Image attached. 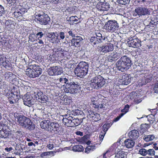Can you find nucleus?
Segmentation results:
<instances>
[{
  "label": "nucleus",
  "mask_w": 158,
  "mask_h": 158,
  "mask_svg": "<svg viewBox=\"0 0 158 158\" xmlns=\"http://www.w3.org/2000/svg\"><path fill=\"white\" fill-rule=\"evenodd\" d=\"M132 64L131 60L126 56L122 57L116 63L118 70L123 72L129 69Z\"/></svg>",
  "instance_id": "f257e3e1"
},
{
  "label": "nucleus",
  "mask_w": 158,
  "mask_h": 158,
  "mask_svg": "<svg viewBox=\"0 0 158 158\" xmlns=\"http://www.w3.org/2000/svg\"><path fill=\"white\" fill-rule=\"evenodd\" d=\"M89 66L85 62L80 63L75 68L74 72L76 75L81 78H83L87 73Z\"/></svg>",
  "instance_id": "f03ea898"
},
{
  "label": "nucleus",
  "mask_w": 158,
  "mask_h": 158,
  "mask_svg": "<svg viewBox=\"0 0 158 158\" xmlns=\"http://www.w3.org/2000/svg\"><path fill=\"white\" fill-rule=\"evenodd\" d=\"M29 66L32 69H28L26 71V74L31 78H35L39 77L42 73V69L39 65L31 64Z\"/></svg>",
  "instance_id": "7ed1b4c3"
},
{
  "label": "nucleus",
  "mask_w": 158,
  "mask_h": 158,
  "mask_svg": "<svg viewBox=\"0 0 158 158\" xmlns=\"http://www.w3.org/2000/svg\"><path fill=\"white\" fill-rule=\"evenodd\" d=\"M105 83V79L101 76L98 75L91 79L89 85L92 88L98 89L103 86Z\"/></svg>",
  "instance_id": "20e7f679"
},
{
  "label": "nucleus",
  "mask_w": 158,
  "mask_h": 158,
  "mask_svg": "<svg viewBox=\"0 0 158 158\" xmlns=\"http://www.w3.org/2000/svg\"><path fill=\"white\" fill-rule=\"evenodd\" d=\"M118 24L114 20H110L107 21L105 25L106 31L109 32H113L118 29Z\"/></svg>",
  "instance_id": "39448f33"
},
{
  "label": "nucleus",
  "mask_w": 158,
  "mask_h": 158,
  "mask_svg": "<svg viewBox=\"0 0 158 158\" xmlns=\"http://www.w3.org/2000/svg\"><path fill=\"white\" fill-rule=\"evenodd\" d=\"M35 18L39 21V23L41 24L46 25L50 20V18L49 16L43 12H41L38 15H36Z\"/></svg>",
  "instance_id": "423d86ee"
},
{
  "label": "nucleus",
  "mask_w": 158,
  "mask_h": 158,
  "mask_svg": "<svg viewBox=\"0 0 158 158\" xmlns=\"http://www.w3.org/2000/svg\"><path fill=\"white\" fill-rule=\"evenodd\" d=\"M113 45L110 43L108 44L98 48L99 51L101 53L105 54L107 52L112 51L114 50Z\"/></svg>",
  "instance_id": "0eeeda50"
},
{
  "label": "nucleus",
  "mask_w": 158,
  "mask_h": 158,
  "mask_svg": "<svg viewBox=\"0 0 158 158\" xmlns=\"http://www.w3.org/2000/svg\"><path fill=\"white\" fill-rule=\"evenodd\" d=\"M27 93L23 97L24 104L29 107H30L34 103V100L32 96Z\"/></svg>",
  "instance_id": "6e6552de"
},
{
  "label": "nucleus",
  "mask_w": 158,
  "mask_h": 158,
  "mask_svg": "<svg viewBox=\"0 0 158 158\" xmlns=\"http://www.w3.org/2000/svg\"><path fill=\"white\" fill-rule=\"evenodd\" d=\"M14 116L16 120L20 126H22L28 118L23 115L15 113H14Z\"/></svg>",
  "instance_id": "1a4fd4ad"
},
{
  "label": "nucleus",
  "mask_w": 158,
  "mask_h": 158,
  "mask_svg": "<svg viewBox=\"0 0 158 158\" xmlns=\"http://www.w3.org/2000/svg\"><path fill=\"white\" fill-rule=\"evenodd\" d=\"M148 12V9L143 7H138L136 8L135 10V13L139 17L147 15Z\"/></svg>",
  "instance_id": "9d476101"
},
{
  "label": "nucleus",
  "mask_w": 158,
  "mask_h": 158,
  "mask_svg": "<svg viewBox=\"0 0 158 158\" xmlns=\"http://www.w3.org/2000/svg\"><path fill=\"white\" fill-rule=\"evenodd\" d=\"M83 40L81 36H77L71 40V45L75 47H79L82 43Z\"/></svg>",
  "instance_id": "9b49d317"
},
{
  "label": "nucleus",
  "mask_w": 158,
  "mask_h": 158,
  "mask_svg": "<svg viewBox=\"0 0 158 158\" xmlns=\"http://www.w3.org/2000/svg\"><path fill=\"white\" fill-rule=\"evenodd\" d=\"M21 126L26 129L32 130L34 128L35 124L31 121L30 119L28 118Z\"/></svg>",
  "instance_id": "f8f14e48"
},
{
  "label": "nucleus",
  "mask_w": 158,
  "mask_h": 158,
  "mask_svg": "<svg viewBox=\"0 0 158 158\" xmlns=\"http://www.w3.org/2000/svg\"><path fill=\"white\" fill-rule=\"evenodd\" d=\"M131 77L130 75L126 74L122 76L120 81L123 84L127 85L131 82Z\"/></svg>",
  "instance_id": "ddd939ff"
},
{
  "label": "nucleus",
  "mask_w": 158,
  "mask_h": 158,
  "mask_svg": "<svg viewBox=\"0 0 158 158\" xmlns=\"http://www.w3.org/2000/svg\"><path fill=\"white\" fill-rule=\"evenodd\" d=\"M89 116L92 118L95 121H97L101 119V118L99 114L96 113L92 112L91 111L88 112Z\"/></svg>",
  "instance_id": "4468645a"
},
{
  "label": "nucleus",
  "mask_w": 158,
  "mask_h": 158,
  "mask_svg": "<svg viewBox=\"0 0 158 158\" xmlns=\"http://www.w3.org/2000/svg\"><path fill=\"white\" fill-rule=\"evenodd\" d=\"M120 54L117 52H113L107 57L108 60L109 62H112L117 60L119 57Z\"/></svg>",
  "instance_id": "2eb2a0df"
},
{
  "label": "nucleus",
  "mask_w": 158,
  "mask_h": 158,
  "mask_svg": "<svg viewBox=\"0 0 158 158\" xmlns=\"http://www.w3.org/2000/svg\"><path fill=\"white\" fill-rule=\"evenodd\" d=\"M48 37L51 39V41L53 43H57L59 42V40L58 38V36H56L54 32L48 33Z\"/></svg>",
  "instance_id": "dca6fc26"
},
{
  "label": "nucleus",
  "mask_w": 158,
  "mask_h": 158,
  "mask_svg": "<svg viewBox=\"0 0 158 158\" xmlns=\"http://www.w3.org/2000/svg\"><path fill=\"white\" fill-rule=\"evenodd\" d=\"M64 90L66 93L71 94L76 93L77 92V89L76 88L72 85H69L68 84L66 85Z\"/></svg>",
  "instance_id": "f3484780"
},
{
  "label": "nucleus",
  "mask_w": 158,
  "mask_h": 158,
  "mask_svg": "<svg viewBox=\"0 0 158 158\" xmlns=\"http://www.w3.org/2000/svg\"><path fill=\"white\" fill-rule=\"evenodd\" d=\"M128 135L130 139L135 140L137 139L139 136L138 131L136 130H133L128 133Z\"/></svg>",
  "instance_id": "a211bd4d"
},
{
  "label": "nucleus",
  "mask_w": 158,
  "mask_h": 158,
  "mask_svg": "<svg viewBox=\"0 0 158 158\" xmlns=\"http://www.w3.org/2000/svg\"><path fill=\"white\" fill-rule=\"evenodd\" d=\"M135 142L133 140L128 139L124 141L125 146L128 148H132L135 145Z\"/></svg>",
  "instance_id": "6ab92c4d"
},
{
  "label": "nucleus",
  "mask_w": 158,
  "mask_h": 158,
  "mask_svg": "<svg viewBox=\"0 0 158 158\" xmlns=\"http://www.w3.org/2000/svg\"><path fill=\"white\" fill-rule=\"evenodd\" d=\"M146 117L147 118L148 121L150 124H153V127H156L155 124L157 123L154 118V116L152 114L147 115Z\"/></svg>",
  "instance_id": "aec40b11"
},
{
  "label": "nucleus",
  "mask_w": 158,
  "mask_h": 158,
  "mask_svg": "<svg viewBox=\"0 0 158 158\" xmlns=\"http://www.w3.org/2000/svg\"><path fill=\"white\" fill-rule=\"evenodd\" d=\"M50 121L49 120H44L41 122L40 123V126L42 129L46 130H49V126Z\"/></svg>",
  "instance_id": "412c9836"
},
{
  "label": "nucleus",
  "mask_w": 158,
  "mask_h": 158,
  "mask_svg": "<svg viewBox=\"0 0 158 158\" xmlns=\"http://www.w3.org/2000/svg\"><path fill=\"white\" fill-rule=\"evenodd\" d=\"M71 118H72L71 117H69L68 118H64L63 119V123H64L65 125L68 127H72V120Z\"/></svg>",
  "instance_id": "4be33fe9"
},
{
  "label": "nucleus",
  "mask_w": 158,
  "mask_h": 158,
  "mask_svg": "<svg viewBox=\"0 0 158 158\" xmlns=\"http://www.w3.org/2000/svg\"><path fill=\"white\" fill-rule=\"evenodd\" d=\"M97 39V41L99 43L104 42L107 37L105 36H102V35L99 33H97L95 35Z\"/></svg>",
  "instance_id": "5701e85b"
},
{
  "label": "nucleus",
  "mask_w": 158,
  "mask_h": 158,
  "mask_svg": "<svg viewBox=\"0 0 158 158\" xmlns=\"http://www.w3.org/2000/svg\"><path fill=\"white\" fill-rule=\"evenodd\" d=\"M127 153L120 150L116 154L115 156V158H126V157Z\"/></svg>",
  "instance_id": "b1692460"
},
{
  "label": "nucleus",
  "mask_w": 158,
  "mask_h": 158,
  "mask_svg": "<svg viewBox=\"0 0 158 158\" xmlns=\"http://www.w3.org/2000/svg\"><path fill=\"white\" fill-rule=\"evenodd\" d=\"M155 138V136L153 135H145L143 138V139L147 142L152 141Z\"/></svg>",
  "instance_id": "393cba45"
},
{
  "label": "nucleus",
  "mask_w": 158,
  "mask_h": 158,
  "mask_svg": "<svg viewBox=\"0 0 158 158\" xmlns=\"http://www.w3.org/2000/svg\"><path fill=\"white\" fill-rule=\"evenodd\" d=\"M78 18L76 16H71L67 20V21L69 24H73L74 22H77L78 21Z\"/></svg>",
  "instance_id": "a878e982"
},
{
  "label": "nucleus",
  "mask_w": 158,
  "mask_h": 158,
  "mask_svg": "<svg viewBox=\"0 0 158 158\" xmlns=\"http://www.w3.org/2000/svg\"><path fill=\"white\" fill-rule=\"evenodd\" d=\"M9 134L8 131L2 129V130H0V137L6 138L8 136Z\"/></svg>",
  "instance_id": "bb28decb"
},
{
  "label": "nucleus",
  "mask_w": 158,
  "mask_h": 158,
  "mask_svg": "<svg viewBox=\"0 0 158 158\" xmlns=\"http://www.w3.org/2000/svg\"><path fill=\"white\" fill-rule=\"evenodd\" d=\"M55 75H60L61 73V68L60 67L58 66H54L52 67Z\"/></svg>",
  "instance_id": "cd10ccee"
},
{
  "label": "nucleus",
  "mask_w": 158,
  "mask_h": 158,
  "mask_svg": "<svg viewBox=\"0 0 158 158\" xmlns=\"http://www.w3.org/2000/svg\"><path fill=\"white\" fill-rule=\"evenodd\" d=\"M83 146L80 145H77L73 146L72 148L73 151L75 152H81L84 150Z\"/></svg>",
  "instance_id": "c85d7f7f"
},
{
  "label": "nucleus",
  "mask_w": 158,
  "mask_h": 158,
  "mask_svg": "<svg viewBox=\"0 0 158 158\" xmlns=\"http://www.w3.org/2000/svg\"><path fill=\"white\" fill-rule=\"evenodd\" d=\"M56 125L58 126V124L54 123H51L49 126V130H48L52 133H53L54 130L56 127Z\"/></svg>",
  "instance_id": "c756f323"
},
{
  "label": "nucleus",
  "mask_w": 158,
  "mask_h": 158,
  "mask_svg": "<svg viewBox=\"0 0 158 158\" xmlns=\"http://www.w3.org/2000/svg\"><path fill=\"white\" fill-rule=\"evenodd\" d=\"M95 148V146L94 145H89L86 148L85 152V153H88L93 151Z\"/></svg>",
  "instance_id": "7c9ffc66"
},
{
  "label": "nucleus",
  "mask_w": 158,
  "mask_h": 158,
  "mask_svg": "<svg viewBox=\"0 0 158 158\" xmlns=\"http://www.w3.org/2000/svg\"><path fill=\"white\" fill-rule=\"evenodd\" d=\"M81 122L77 118H75L72 120V127L77 126L80 124Z\"/></svg>",
  "instance_id": "2f4dec72"
},
{
  "label": "nucleus",
  "mask_w": 158,
  "mask_h": 158,
  "mask_svg": "<svg viewBox=\"0 0 158 158\" xmlns=\"http://www.w3.org/2000/svg\"><path fill=\"white\" fill-rule=\"evenodd\" d=\"M7 62L6 60V58L2 57V56L0 55V64H2L3 66H5L7 65Z\"/></svg>",
  "instance_id": "473e14b6"
},
{
  "label": "nucleus",
  "mask_w": 158,
  "mask_h": 158,
  "mask_svg": "<svg viewBox=\"0 0 158 158\" xmlns=\"http://www.w3.org/2000/svg\"><path fill=\"white\" fill-rule=\"evenodd\" d=\"M101 6L103 10H107L109 8V4L107 2H103Z\"/></svg>",
  "instance_id": "72a5a7b5"
},
{
  "label": "nucleus",
  "mask_w": 158,
  "mask_h": 158,
  "mask_svg": "<svg viewBox=\"0 0 158 158\" xmlns=\"http://www.w3.org/2000/svg\"><path fill=\"white\" fill-rule=\"evenodd\" d=\"M62 130V128L61 127H60L58 124V126L56 125V127L55 129L54 130L53 133H54L55 134H60L61 133V131Z\"/></svg>",
  "instance_id": "f704fd0d"
},
{
  "label": "nucleus",
  "mask_w": 158,
  "mask_h": 158,
  "mask_svg": "<svg viewBox=\"0 0 158 158\" xmlns=\"http://www.w3.org/2000/svg\"><path fill=\"white\" fill-rule=\"evenodd\" d=\"M146 79L145 78H143V76L141 78V79H140L138 81V85L139 86H142L143 85L146 84L145 81Z\"/></svg>",
  "instance_id": "c9c22d12"
},
{
  "label": "nucleus",
  "mask_w": 158,
  "mask_h": 158,
  "mask_svg": "<svg viewBox=\"0 0 158 158\" xmlns=\"http://www.w3.org/2000/svg\"><path fill=\"white\" fill-rule=\"evenodd\" d=\"M141 76H143V78H145L146 84L147 83L150 82L152 79V77L151 76L146 75H144V74H141Z\"/></svg>",
  "instance_id": "e433bc0d"
},
{
  "label": "nucleus",
  "mask_w": 158,
  "mask_h": 158,
  "mask_svg": "<svg viewBox=\"0 0 158 158\" xmlns=\"http://www.w3.org/2000/svg\"><path fill=\"white\" fill-rule=\"evenodd\" d=\"M130 106L128 105H126L124 108L121 110V112H122L121 114H123V115L126 113L129 110Z\"/></svg>",
  "instance_id": "4c0bfd02"
},
{
  "label": "nucleus",
  "mask_w": 158,
  "mask_h": 158,
  "mask_svg": "<svg viewBox=\"0 0 158 158\" xmlns=\"http://www.w3.org/2000/svg\"><path fill=\"white\" fill-rule=\"evenodd\" d=\"M14 135L16 137V138L18 139L20 137H22L23 136V132L20 131H18L15 132V134Z\"/></svg>",
  "instance_id": "58836bf2"
},
{
  "label": "nucleus",
  "mask_w": 158,
  "mask_h": 158,
  "mask_svg": "<svg viewBox=\"0 0 158 158\" xmlns=\"http://www.w3.org/2000/svg\"><path fill=\"white\" fill-rule=\"evenodd\" d=\"M65 33L63 32H60L57 35V36L58 37H59L60 39L59 40V42H60V40H63L65 38Z\"/></svg>",
  "instance_id": "ea45409f"
},
{
  "label": "nucleus",
  "mask_w": 158,
  "mask_h": 158,
  "mask_svg": "<svg viewBox=\"0 0 158 158\" xmlns=\"http://www.w3.org/2000/svg\"><path fill=\"white\" fill-rule=\"evenodd\" d=\"M147 155L151 156H153L155 155V151L153 149H149L147 150Z\"/></svg>",
  "instance_id": "a19ab883"
},
{
  "label": "nucleus",
  "mask_w": 158,
  "mask_h": 158,
  "mask_svg": "<svg viewBox=\"0 0 158 158\" xmlns=\"http://www.w3.org/2000/svg\"><path fill=\"white\" fill-rule=\"evenodd\" d=\"M139 153L143 156L147 155V150L144 148H142L139 151Z\"/></svg>",
  "instance_id": "79ce46f5"
},
{
  "label": "nucleus",
  "mask_w": 158,
  "mask_h": 158,
  "mask_svg": "<svg viewBox=\"0 0 158 158\" xmlns=\"http://www.w3.org/2000/svg\"><path fill=\"white\" fill-rule=\"evenodd\" d=\"M17 93V92H15L11 93V97L13 98L14 99H15V101L18 100L19 97V95Z\"/></svg>",
  "instance_id": "37998d69"
},
{
  "label": "nucleus",
  "mask_w": 158,
  "mask_h": 158,
  "mask_svg": "<svg viewBox=\"0 0 158 158\" xmlns=\"http://www.w3.org/2000/svg\"><path fill=\"white\" fill-rule=\"evenodd\" d=\"M47 99V96L43 94H42V96L39 100V102L42 103H44L46 102Z\"/></svg>",
  "instance_id": "c03bdc74"
},
{
  "label": "nucleus",
  "mask_w": 158,
  "mask_h": 158,
  "mask_svg": "<svg viewBox=\"0 0 158 158\" xmlns=\"http://www.w3.org/2000/svg\"><path fill=\"white\" fill-rule=\"evenodd\" d=\"M90 40L91 43H93V44L94 45H95L96 44L98 43V42H97V39L96 38V37L94 35H93L92 37H91V38L90 39Z\"/></svg>",
  "instance_id": "a18cd8bd"
},
{
  "label": "nucleus",
  "mask_w": 158,
  "mask_h": 158,
  "mask_svg": "<svg viewBox=\"0 0 158 158\" xmlns=\"http://www.w3.org/2000/svg\"><path fill=\"white\" fill-rule=\"evenodd\" d=\"M43 94V93L42 92L40 91L38 92L37 93L35 94V96L36 99L40 100V99L42 96Z\"/></svg>",
  "instance_id": "49530a36"
},
{
  "label": "nucleus",
  "mask_w": 158,
  "mask_h": 158,
  "mask_svg": "<svg viewBox=\"0 0 158 158\" xmlns=\"http://www.w3.org/2000/svg\"><path fill=\"white\" fill-rule=\"evenodd\" d=\"M130 0H117L118 3L122 5H125L128 3Z\"/></svg>",
  "instance_id": "de8ad7c7"
},
{
  "label": "nucleus",
  "mask_w": 158,
  "mask_h": 158,
  "mask_svg": "<svg viewBox=\"0 0 158 158\" xmlns=\"http://www.w3.org/2000/svg\"><path fill=\"white\" fill-rule=\"evenodd\" d=\"M59 81L60 82H64V83L66 84V85L69 84L68 80L66 77H63L60 78Z\"/></svg>",
  "instance_id": "09e8293b"
},
{
  "label": "nucleus",
  "mask_w": 158,
  "mask_h": 158,
  "mask_svg": "<svg viewBox=\"0 0 158 158\" xmlns=\"http://www.w3.org/2000/svg\"><path fill=\"white\" fill-rule=\"evenodd\" d=\"M106 133V132L102 131L100 134V136H99V139L100 140L102 141V140L104 138V135H105V134Z\"/></svg>",
  "instance_id": "8fccbe9b"
},
{
  "label": "nucleus",
  "mask_w": 158,
  "mask_h": 158,
  "mask_svg": "<svg viewBox=\"0 0 158 158\" xmlns=\"http://www.w3.org/2000/svg\"><path fill=\"white\" fill-rule=\"evenodd\" d=\"M44 35V33L42 31L38 32L36 34V36H38L37 38L38 40H39V39L41 38Z\"/></svg>",
  "instance_id": "3c124183"
},
{
  "label": "nucleus",
  "mask_w": 158,
  "mask_h": 158,
  "mask_svg": "<svg viewBox=\"0 0 158 158\" xmlns=\"http://www.w3.org/2000/svg\"><path fill=\"white\" fill-rule=\"evenodd\" d=\"M48 73L51 76L55 75L54 73V71L53 70V69L52 67L49 69L48 70Z\"/></svg>",
  "instance_id": "603ef678"
},
{
  "label": "nucleus",
  "mask_w": 158,
  "mask_h": 158,
  "mask_svg": "<svg viewBox=\"0 0 158 158\" xmlns=\"http://www.w3.org/2000/svg\"><path fill=\"white\" fill-rule=\"evenodd\" d=\"M153 89L155 93H158V83L155 84Z\"/></svg>",
  "instance_id": "864d4df0"
},
{
  "label": "nucleus",
  "mask_w": 158,
  "mask_h": 158,
  "mask_svg": "<svg viewBox=\"0 0 158 158\" xmlns=\"http://www.w3.org/2000/svg\"><path fill=\"white\" fill-rule=\"evenodd\" d=\"M123 115V114H121L120 115L118 116L117 117L114 118L113 120V121L114 122H116L118 121L120 118Z\"/></svg>",
  "instance_id": "5fc2aeb1"
},
{
  "label": "nucleus",
  "mask_w": 158,
  "mask_h": 158,
  "mask_svg": "<svg viewBox=\"0 0 158 158\" xmlns=\"http://www.w3.org/2000/svg\"><path fill=\"white\" fill-rule=\"evenodd\" d=\"M5 13V10L4 8L1 5H0V15Z\"/></svg>",
  "instance_id": "6e6d98bb"
},
{
  "label": "nucleus",
  "mask_w": 158,
  "mask_h": 158,
  "mask_svg": "<svg viewBox=\"0 0 158 158\" xmlns=\"http://www.w3.org/2000/svg\"><path fill=\"white\" fill-rule=\"evenodd\" d=\"M35 37V35L33 34H31L29 36V39L31 40V42H33L35 41L34 37Z\"/></svg>",
  "instance_id": "4d7b16f0"
},
{
  "label": "nucleus",
  "mask_w": 158,
  "mask_h": 158,
  "mask_svg": "<svg viewBox=\"0 0 158 158\" xmlns=\"http://www.w3.org/2000/svg\"><path fill=\"white\" fill-rule=\"evenodd\" d=\"M102 127L103 129V131H104L105 132H106V131H107L108 129H109V128L107 126V125H106V124H104L103 125Z\"/></svg>",
  "instance_id": "13d9d810"
},
{
  "label": "nucleus",
  "mask_w": 158,
  "mask_h": 158,
  "mask_svg": "<svg viewBox=\"0 0 158 158\" xmlns=\"http://www.w3.org/2000/svg\"><path fill=\"white\" fill-rule=\"evenodd\" d=\"M68 84L69 85H72L75 88H76L77 86V84H76V83L74 82H69V84Z\"/></svg>",
  "instance_id": "bf43d9fd"
},
{
  "label": "nucleus",
  "mask_w": 158,
  "mask_h": 158,
  "mask_svg": "<svg viewBox=\"0 0 158 158\" xmlns=\"http://www.w3.org/2000/svg\"><path fill=\"white\" fill-rule=\"evenodd\" d=\"M137 40L136 39H133L131 40V43L132 44V45L136 46L137 43Z\"/></svg>",
  "instance_id": "052dcab7"
},
{
  "label": "nucleus",
  "mask_w": 158,
  "mask_h": 158,
  "mask_svg": "<svg viewBox=\"0 0 158 158\" xmlns=\"http://www.w3.org/2000/svg\"><path fill=\"white\" fill-rule=\"evenodd\" d=\"M142 101V100L141 98H140L139 99H135L134 100V101L137 104H138L140 102Z\"/></svg>",
  "instance_id": "680f3d73"
},
{
  "label": "nucleus",
  "mask_w": 158,
  "mask_h": 158,
  "mask_svg": "<svg viewBox=\"0 0 158 158\" xmlns=\"http://www.w3.org/2000/svg\"><path fill=\"white\" fill-rule=\"evenodd\" d=\"M47 155V153L44 152L41 154V158H46Z\"/></svg>",
  "instance_id": "e2e57ef3"
},
{
  "label": "nucleus",
  "mask_w": 158,
  "mask_h": 158,
  "mask_svg": "<svg viewBox=\"0 0 158 158\" xmlns=\"http://www.w3.org/2000/svg\"><path fill=\"white\" fill-rule=\"evenodd\" d=\"M7 1L8 3L11 5H13L15 3L14 0H7Z\"/></svg>",
  "instance_id": "0e129e2a"
},
{
  "label": "nucleus",
  "mask_w": 158,
  "mask_h": 158,
  "mask_svg": "<svg viewBox=\"0 0 158 158\" xmlns=\"http://www.w3.org/2000/svg\"><path fill=\"white\" fill-rule=\"evenodd\" d=\"M97 98H96L95 97H92L91 98V100L93 103H95L97 102Z\"/></svg>",
  "instance_id": "69168bd1"
},
{
  "label": "nucleus",
  "mask_w": 158,
  "mask_h": 158,
  "mask_svg": "<svg viewBox=\"0 0 158 158\" xmlns=\"http://www.w3.org/2000/svg\"><path fill=\"white\" fill-rule=\"evenodd\" d=\"M153 148L156 150H158V144L156 143H155L153 144Z\"/></svg>",
  "instance_id": "338daca9"
},
{
  "label": "nucleus",
  "mask_w": 158,
  "mask_h": 158,
  "mask_svg": "<svg viewBox=\"0 0 158 158\" xmlns=\"http://www.w3.org/2000/svg\"><path fill=\"white\" fill-rule=\"evenodd\" d=\"M92 103L93 105V107L94 108H98V103L97 102Z\"/></svg>",
  "instance_id": "774afa93"
}]
</instances>
